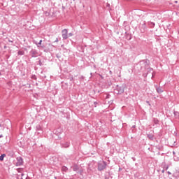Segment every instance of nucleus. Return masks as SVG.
<instances>
[{"instance_id":"obj_1","label":"nucleus","mask_w":179,"mask_h":179,"mask_svg":"<svg viewBox=\"0 0 179 179\" xmlns=\"http://www.w3.org/2000/svg\"><path fill=\"white\" fill-rule=\"evenodd\" d=\"M107 167V162L102 161L98 163V170L99 171H103Z\"/></svg>"},{"instance_id":"obj_2","label":"nucleus","mask_w":179,"mask_h":179,"mask_svg":"<svg viewBox=\"0 0 179 179\" xmlns=\"http://www.w3.org/2000/svg\"><path fill=\"white\" fill-rule=\"evenodd\" d=\"M149 64H150V62L148 59L140 62V65L141 66V68H148V66H149Z\"/></svg>"},{"instance_id":"obj_3","label":"nucleus","mask_w":179,"mask_h":179,"mask_svg":"<svg viewBox=\"0 0 179 179\" xmlns=\"http://www.w3.org/2000/svg\"><path fill=\"white\" fill-rule=\"evenodd\" d=\"M29 55H31V58H37L38 56V52L36 50V49H31L29 52Z\"/></svg>"},{"instance_id":"obj_4","label":"nucleus","mask_w":179,"mask_h":179,"mask_svg":"<svg viewBox=\"0 0 179 179\" xmlns=\"http://www.w3.org/2000/svg\"><path fill=\"white\" fill-rule=\"evenodd\" d=\"M62 38L63 40H67L69 35H68V29H64L62 31Z\"/></svg>"},{"instance_id":"obj_5","label":"nucleus","mask_w":179,"mask_h":179,"mask_svg":"<svg viewBox=\"0 0 179 179\" xmlns=\"http://www.w3.org/2000/svg\"><path fill=\"white\" fill-rule=\"evenodd\" d=\"M115 92L116 94H122L124 92V87L117 86Z\"/></svg>"},{"instance_id":"obj_6","label":"nucleus","mask_w":179,"mask_h":179,"mask_svg":"<svg viewBox=\"0 0 179 179\" xmlns=\"http://www.w3.org/2000/svg\"><path fill=\"white\" fill-rule=\"evenodd\" d=\"M16 166H23V159L21 157L17 158Z\"/></svg>"},{"instance_id":"obj_7","label":"nucleus","mask_w":179,"mask_h":179,"mask_svg":"<svg viewBox=\"0 0 179 179\" xmlns=\"http://www.w3.org/2000/svg\"><path fill=\"white\" fill-rule=\"evenodd\" d=\"M34 44L37 45L38 48H44V45H41V43H43V40H40L39 43H37V41H34Z\"/></svg>"},{"instance_id":"obj_8","label":"nucleus","mask_w":179,"mask_h":179,"mask_svg":"<svg viewBox=\"0 0 179 179\" xmlns=\"http://www.w3.org/2000/svg\"><path fill=\"white\" fill-rule=\"evenodd\" d=\"M147 136L150 141H153L155 138V136L153 134H147Z\"/></svg>"},{"instance_id":"obj_9","label":"nucleus","mask_w":179,"mask_h":179,"mask_svg":"<svg viewBox=\"0 0 179 179\" xmlns=\"http://www.w3.org/2000/svg\"><path fill=\"white\" fill-rule=\"evenodd\" d=\"M156 91H157V93H159V94L163 93V92H164V90H163L160 87H157Z\"/></svg>"},{"instance_id":"obj_10","label":"nucleus","mask_w":179,"mask_h":179,"mask_svg":"<svg viewBox=\"0 0 179 179\" xmlns=\"http://www.w3.org/2000/svg\"><path fill=\"white\" fill-rule=\"evenodd\" d=\"M73 171H78L79 170V166L78 165H74L73 166Z\"/></svg>"},{"instance_id":"obj_11","label":"nucleus","mask_w":179,"mask_h":179,"mask_svg":"<svg viewBox=\"0 0 179 179\" xmlns=\"http://www.w3.org/2000/svg\"><path fill=\"white\" fill-rule=\"evenodd\" d=\"M62 171H64V173H66V171H68V167L62 166Z\"/></svg>"},{"instance_id":"obj_12","label":"nucleus","mask_w":179,"mask_h":179,"mask_svg":"<svg viewBox=\"0 0 179 179\" xmlns=\"http://www.w3.org/2000/svg\"><path fill=\"white\" fill-rule=\"evenodd\" d=\"M6 156V155L5 154H2L1 156H0V160L1 162H3V158Z\"/></svg>"},{"instance_id":"obj_13","label":"nucleus","mask_w":179,"mask_h":179,"mask_svg":"<svg viewBox=\"0 0 179 179\" xmlns=\"http://www.w3.org/2000/svg\"><path fill=\"white\" fill-rule=\"evenodd\" d=\"M63 148H69V143L66 142L64 144H63Z\"/></svg>"},{"instance_id":"obj_14","label":"nucleus","mask_w":179,"mask_h":179,"mask_svg":"<svg viewBox=\"0 0 179 179\" xmlns=\"http://www.w3.org/2000/svg\"><path fill=\"white\" fill-rule=\"evenodd\" d=\"M18 55H24V52L22 50L18 51Z\"/></svg>"},{"instance_id":"obj_15","label":"nucleus","mask_w":179,"mask_h":179,"mask_svg":"<svg viewBox=\"0 0 179 179\" xmlns=\"http://www.w3.org/2000/svg\"><path fill=\"white\" fill-rule=\"evenodd\" d=\"M36 129H37V131H41V126H40V124H38L36 126Z\"/></svg>"},{"instance_id":"obj_16","label":"nucleus","mask_w":179,"mask_h":179,"mask_svg":"<svg viewBox=\"0 0 179 179\" xmlns=\"http://www.w3.org/2000/svg\"><path fill=\"white\" fill-rule=\"evenodd\" d=\"M155 124H159V120L157 119H154Z\"/></svg>"},{"instance_id":"obj_17","label":"nucleus","mask_w":179,"mask_h":179,"mask_svg":"<svg viewBox=\"0 0 179 179\" xmlns=\"http://www.w3.org/2000/svg\"><path fill=\"white\" fill-rule=\"evenodd\" d=\"M68 36H69V37H72V36H73V34L72 33H69V34H68Z\"/></svg>"},{"instance_id":"obj_18","label":"nucleus","mask_w":179,"mask_h":179,"mask_svg":"<svg viewBox=\"0 0 179 179\" xmlns=\"http://www.w3.org/2000/svg\"><path fill=\"white\" fill-rule=\"evenodd\" d=\"M59 40L58 38H56V40L55 41V43H58Z\"/></svg>"},{"instance_id":"obj_19","label":"nucleus","mask_w":179,"mask_h":179,"mask_svg":"<svg viewBox=\"0 0 179 179\" xmlns=\"http://www.w3.org/2000/svg\"><path fill=\"white\" fill-rule=\"evenodd\" d=\"M155 87L156 90H157V87H158L157 85H155Z\"/></svg>"},{"instance_id":"obj_20","label":"nucleus","mask_w":179,"mask_h":179,"mask_svg":"<svg viewBox=\"0 0 179 179\" xmlns=\"http://www.w3.org/2000/svg\"><path fill=\"white\" fill-rule=\"evenodd\" d=\"M168 174H169V176H171V172H170V171H168Z\"/></svg>"},{"instance_id":"obj_21","label":"nucleus","mask_w":179,"mask_h":179,"mask_svg":"<svg viewBox=\"0 0 179 179\" xmlns=\"http://www.w3.org/2000/svg\"><path fill=\"white\" fill-rule=\"evenodd\" d=\"M0 138H3V136L2 134H1Z\"/></svg>"},{"instance_id":"obj_22","label":"nucleus","mask_w":179,"mask_h":179,"mask_svg":"<svg viewBox=\"0 0 179 179\" xmlns=\"http://www.w3.org/2000/svg\"><path fill=\"white\" fill-rule=\"evenodd\" d=\"M109 96H110V95H107L106 99H108Z\"/></svg>"},{"instance_id":"obj_23","label":"nucleus","mask_w":179,"mask_h":179,"mask_svg":"<svg viewBox=\"0 0 179 179\" xmlns=\"http://www.w3.org/2000/svg\"><path fill=\"white\" fill-rule=\"evenodd\" d=\"M166 170H169V166H167V167L166 168Z\"/></svg>"},{"instance_id":"obj_24","label":"nucleus","mask_w":179,"mask_h":179,"mask_svg":"<svg viewBox=\"0 0 179 179\" xmlns=\"http://www.w3.org/2000/svg\"><path fill=\"white\" fill-rule=\"evenodd\" d=\"M162 173H164V169H163V170L162 171Z\"/></svg>"},{"instance_id":"obj_25","label":"nucleus","mask_w":179,"mask_h":179,"mask_svg":"<svg viewBox=\"0 0 179 179\" xmlns=\"http://www.w3.org/2000/svg\"><path fill=\"white\" fill-rule=\"evenodd\" d=\"M152 26H155V23H152Z\"/></svg>"},{"instance_id":"obj_26","label":"nucleus","mask_w":179,"mask_h":179,"mask_svg":"<svg viewBox=\"0 0 179 179\" xmlns=\"http://www.w3.org/2000/svg\"><path fill=\"white\" fill-rule=\"evenodd\" d=\"M10 43H12V41H9Z\"/></svg>"},{"instance_id":"obj_27","label":"nucleus","mask_w":179,"mask_h":179,"mask_svg":"<svg viewBox=\"0 0 179 179\" xmlns=\"http://www.w3.org/2000/svg\"><path fill=\"white\" fill-rule=\"evenodd\" d=\"M152 78H153V74H152Z\"/></svg>"},{"instance_id":"obj_28","label":"nucleus","mask_w":179,"mask_h":179,"mask_svg":"<svg viewBox=\"0 0 179 179\" xmlns=\"http://www.w3.org/2000/svg\"><path fill=\"white\" fill-rule=\"evenodd\" d=\"M0 127H1V124H0Z\"/></svg>"}]
</instances>
